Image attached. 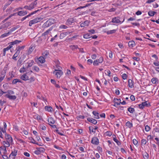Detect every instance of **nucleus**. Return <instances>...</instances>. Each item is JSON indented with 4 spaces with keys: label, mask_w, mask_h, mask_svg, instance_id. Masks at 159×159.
Instances as JSON below:
<instances>
[{
    "label": "nucleus",
    "mask_w": 159,
    "mask_h": 159,
    "mask_svg": "<svg viewBox=\"0 0 159 159\" xmlns=\"http://www.w3.org/2000/svg\"><path fill=\"white\" fill-rule=\"evenodd\" d=\"M76 19L73 18H71L68 19L66 22V24L67 25H70L75 21Z\"/></svg>",
    "instance_id": "nucleus-15"
},
{
    "label": "nucleus",
    "mask_w": 159,
    "mask_h": 159,
    "mask_svg": "<svg viewBox=\"0 0 159 159\" xmlns=\"http://www.w3.org/2000/svg\"><path fill=\"white\" fill-rule=\"evenodd\" d=\"M120 18L119 16H117L113 18L111 20V22L116 24H121L125 21V18H124L123 20L121 21L120 20Z\"/></svg>",
    "instance_id": "nucleus-3"
},
{
    "label": "nucleus",
    "mask_w": 159,
    "mask_h": 159,
    "mask_svg": "<svg viewBox=\"0 0 159 159\" xmlns=\"http://www.w3.org/2000/svg\"><path fill=\"white\" fill-rule=\"evenodd\" d=\"M29 142L30 143H33V144H36L39 146H42L43 144L42 143H39L37 142L32 137H29Z\"/></svg>",
    "instance_id": "nucleus-13"
},
{
    "label": "nucleus",
    "mask_w": 159,
    "mask_h": 159,
    "mask_svg": "<svg viewBox=\"0 0 159 159\" xmlns=\"http://www.w3.org/2000/svg\"><path fill=\"white\" fill-rule=\"evenodd\" d=\"M91 37V35L89 34H85L83 35V37L85 39H89Z\"/></svg>",
    "instance_id": "nucleus-50"
},
{
    "label": "nucleus",
    "mask_w": 159,
    "mask_h": 159,
    "mask_svg": "<svg viewBox=\"0 0 159 159\" xmlns=\"http://www.w3.org/2000/svg\"><path fill=\"white\" fill-rule=\"evenodd\" d=\"M7 148L2 146L0 147V155L7 154Z\"/></svg>",
    "instance_id": "nucleus-17"
},
{
    "label": "nucleus",
    "mask_w": 159,
    "mask_h": 159,
    "mask_svg": "<svg viewBox=\"0 0 159 159\" xmlns=\"http://www.w3.org/2000/svg\"><path fill=\"white\" fill-rule=\"evenodd\" d=\"M2 156V157L4 159H9V157L7 155V154H2L1 155Z\"/></svg>",
    "instance_id": "nucleus-60"
},
{
    "label": "nucleus",
    "mask_w": 159,
    "mask_h": 159,
    "mask_svg": "<svg viewBox=\"0 0 159 159\" xmlns=\"http://www.w3.org/2000/svg\"><path fill=\"white\" fill-rule=\"evenodd\" d=\"M39 128L40 129L43 130H46V127L43 124H40Z\"/></svg>",
    "instance_id": "nucleus-44"
},
{
    "label": "nucleus",
    "mask_w": 159,
    "mask_h": 159,
    "mask_svg": "<svg viewBox=\"0 0 159 159\" xmlns=\"http://www.w3.org/2000/svg\"><path fill=\"white\" fill-rule=\"evenodd\" d=\"M32 73V71L31 70L21 75L20 78L23 80L27 81L29 80V76L27 75H30Z\"/></svg>",
    "instance_id": "nucleus-4"
},
{
    "label": "nucleus",
    "mask_w": 159,
    "mask_h": 159,
    "mask_svg": "<svg viewBox=\"0 0 159 159\" xmlns=\"http://www.w3.org/2000/svg\"><path fill=\"white\" fill-rule=\"evenodd\" d=\"M5 138L6 141L10 142V143H12L13 142V139L11 135L5 133Z\"/></svg>",
    "instance_id": "nucleus-14"
},
{
    "label": "nucleus",
    "mask_w": 159,
    "mask_h": 159,
    "mask_svg": "<svg viewBox=\"0 0 159 159\" xmlns=\"http://www.w3.org/2000/svg\"><path fill=\"white\" fill-rule=\"evenodd\" d=\"M50 25L51 24L49 23V22L47 20L43 25V28H46L50 26Z\"/></svg>",
    "instance_id": "nucleus-41"
},
{
    "label": "nucleus",
    "mask_w": 159,
    "mask_h": 159,
    "mask_svg": "<svg viewBox=\"0 0 159 159\" xmlns=\"http://www.w3.org/2000/svg\"><path fill=\"white\" fill-rule=\"evenodd\" d=\"M52 30V29L49 28L45 32L42 34V36H46L48 35V34L49 32Z\"/></svg>",
    "instance_id": "nucleus-35"
},
{
    "label": "nucleus",
    "mask_w": 159,
    "mask_h": 159,
    "mask_svg": "<svg viewBox=\"0 0 159 159\" xmlns=\"http://www.w3.org/2000/svg\"><path fill=\"white\" fill-rule=\"evenodd\" d=\"M92 113L94 116V118L96 119H98L99 118V114L97 111H93Z\"/></svg>",
    "instance_id": "nucleus-27"
},
{
    "label": "nucleus",
    "mask_w": 159,
    "mask_h": 159,
    "mask_svg": "<svg viewBox=\"0 0 159 159\" xmlns=\"http://www.w3.org/2000/svg\"><path fill=\"white\" fill-rule=\"evenodd\" d=\"M150 129V127L148 125H146L145 127V130L146 132L149 131Z\"/></svg>",
    "instance_id": "nucleus-64"
},
{
    "label": "nucleus",
    "mask_w": 159,
    "mask_h": 159,
    "mask_svg": "<svg viewBox=\"0 0 159 159\" xmlns=\"http://www.w3.org/2000/svg\"><path fill=\"white\" fill-rule=\"evenodd\" d=\"M37 4V2L36 1H34L32 2L30 5L24 6L23 8L30 10L34 8Z\"/></svg>",
    "instance_id": "nucleus-7"
},
{
    "label": "nucleus",
    "mask_w": 159,
    "mask_h": 159,
    "mask_svg": "<svg viewBox=\"0 0 159 159\" xmlns=\"http://www.w3.org/2000/svg\"><path fill=\"white\" fill-rule=\"evenodd\" d=\"M69 47L73 51H74L77 48H79L78 46L76 45H71Z\"/></svg>",
    "instance_id": "nucleus-43"
},
{
    "label": "nucleus",
    "mask_w": 159,
    "mask_h": 159,
    "mask_svg": "<svg viewBox=\"0 0 159 159\" xmlns=\"http://www.w3.org/2000/svg\"><path fill=\"white\" fill-rule=\"evenodd\" d=\"M34 63V61L33 60H29L27 62L28 65L27 68H28L32 66Z\"/></svg>",
    "instance_id": "nucleus-34"
},
{
    "label": "nucleus",
    "mask_w": 159,
    "mask_h": 159,
    "mask_svg": "<svg viewBox=\"0 0 159 159\" xmlns=\"http://www.w3.org/2000/svg\"><path fill=\"white\" fill-rule=\"evenodd\" d=\"M115 142H116V143L117 145L118 146H120L121 143V142L119 141L117 139H115V140H113Z\"/></svg>",
    "instance_id": "nucleus-58"
},
{
    "label": "nucleus",
    "mask_w": 159,
    "mask_h": 159,
    "mask_svg": "<svg viewBox=\"0 0 159 159\" xmlns=\"http://www.w3.org/2000/svg\"><path fill=\"white\" fill-rule=\"evenodd\" d=\"M35 48V47L34 46H31L29 49L28 53L30 54L33 52L34 49Z\"/></svg>",
    "instance_id": "nucleus-45"
},
{
    "label": "nucleus",
    "mask_w": 159,
    "mask_h": 159,
    "mask_svg": "<svg viewBox=\"0 0 159 159\" xmlns=\"http://www.w3.org/2000/svg\"><path fill=\"white\" fill-rule=\"evenodd\" d=\"M11 48V46L9 45L5 48L3 49V56H5L6 55V52L8 51Z\"/></svg>",
    "instance_id": "nucleus-26"
},
{
    "label": "nucleus",
    "mask_w": 159,
    "mask_h": 159,
    "mask_svg": "<svg viewBox=\"0 0 159 159\" xmlns=\"http://www.w3.org/2000/svg\"><path fill=\"white\" fill-rule=\"evenodd\" d=\"M107 136L110 137L112 135V132L110 131H107L105 133Z\"/></svg>",
    "instance_id": "nucleus-54"
},
{
    "label": "nucleus",
    "mask_w": 159,
    "mask_h": 159,
    "mask_svg": "<svg viewBox=\"0 0 159 159\" xmlns=\"http://www.w3.org/2000/svg\"><path fill=\"white\" fill-rule=\"evenodd\" d=\"M122 77L123 80H126L127 79L128 76L125 73H124L122 75Z\"/></svg>",
    "instance_id": "nucleus-61"
},
{
    "label": "nucleus",
    "mask_w": 159,
    "mask_h": 159,
    "mask_svg": "<svg viewBox=\"0 0 159 159\" xmlns=\"http://www.w3.org/2000/svg\"><path fill=\"white\" fill-rule=\"evenodd\" d=\"M3 127H0V129L2 132L4 133H6V129L7 128V125L5 122H3Z\"/></svg>",
    "instance_id": "nucleus-19"
},
{
    "label": "nucleus",
    "mask_w": 159,
    "mask_h": 159,
    "mask_svg": "<svg viewBox=\"0 0 159 159\" xmlns=\"http://www.w3.org/2000/svg\"><path fill=\"white\" fill-rule=\"evenodd\" d=\"M10 25V22H7L3 25H2L0 27V29H5L8 27Z\"/></svg>",
    "instance_id": "nucleus-24"
},
{
    "label": "nucleus",
    "mask_w": 159,
    "mask_h": 159,
    "mask_svg": "<svg viewBox=\"0 0 159 159\" xmlns=\"http://www.w3.org/2000/svg\"><path fill=\"white\" fill-rule=\"evenodd\" d=\"M1 143L3 145V146H2L6 148L9 147L10 146V144L11 143H10V142H8L6 140L3 141L2 142H1Z\"/></svg>",
    "instance_id": "nucleus-16"
},
{
    "label": "nucleus",
    "mask_w": 159,
    "mask_h": 159,
    "mask_svg": "<svg viewBox=\"0 0 159 159\" xmlns=\"http://www.w3.org/2000/svg\"><path fill=\"white\" fill-rule=\"evenodd\" d=\"M6 74V72H2L0 77V82H1L4 79Z\"/></svg>",
    "instance_id": "nucleus-32"
},
{
    "label": "nucleus",
    "mask_w": 159,
    "mask_h": 159,
    "mask_svg": "<svg viewBox=\"0 0 159 159\" xmlns=\"http://www.w3.org/2000/svg\"><path fill=\"white\" fill-rule=\"evenodd\" d=\"M48 124L49 125L51 124H53L55 123V120L54 118L52 117H49L48 118Z\"/></svg>",
    "instance_id": "nucleus-21"
},
{
    "label": "nucleus",
    "mask_w": 159,
    "mask_h": 159,
    "mask_svg": "<svg viewBox=\"0 0 159 159\" xmlns=\"http://www.w3.org/2000/svg\"><path fill=\"white\" fill-rule=\"evenodd\" d=\"M42 19L43 18L41 17H37L32 20H30L29 22V26H31L33 24L40 22Z\"/></svg>",
    "instance_id": "nucleus-5"
},
{
    "label": "nucleus",
    "mask_w": 159,
    "mask_h": 159,
    "mask_svg": "<svg viewBox=\"0 0 159 159\" xmlns=\"http://www.w3.org/2000/svg\"><path fill=\"white\" fill-rule=\"evenodd\" d=\"M116 31V30H110L107 31L106 33L107 34H112L113 33H115Z\"/></svg>",
    "instance_id": "nucleus-48"
},
{
    "label": "nucleus",
    "mask_w": 159,
    "mask_h": 159,
    "mask_svg": "<svg viewBox=\"0 0 159 159\" xmlns=\"http://www.w3.org/2000/svg\"><path fill=\"white\" fill-rule=\"evenodd\" d=\"M18 151V150L17 148H14L9 156V158L10 159H15L16 157Z\"/></svg>",
    "instance_id": "nucleus-1"
},
{
    "label": "nucleus",
    "mask_w": 159,
    "mask_h": 159,
    "mask_svg": "<svg viewBox=\"0 0 159 159\" xmlns=\"http://www.w3.org/2000/svg\"><path fill=\"white\" fill-rule=\"evenodd\" d=\"M27 12L26 11H20L18 12L17 14L18 15L20 16H22L26 15Z\"/></svg>",
    "instance_id": "nucleus-30"
},
{
    "label": "nucleus",
    "mask_w": 159,
    "mask_h": 159,
    "mask_svg": "<svg viewBox=\"0 0 159 159\" xmlns=\"http://www.w3.org/2000/svg\"><path fill=\"white\" fill-rule=\"evenodd\" d=\"M91 143L94 145H98L99 143V139L96 137H93L92 139Z\"/></svg>",
    "instance_id": "nucleus-11"
},
{
    "label": "nucleus",
    "mask_w": 159,
    "mask_h": 159,
    "mask_svg": "<svg viewBox=\"0 0 159 159\" xmlns=\"http://www.w3.org/2000/svg\"><path fill=\"white\" fill-rule=\"evenodd\" d=\"M104 61V58L102 57H101L98 59L95 60L93 62V65L94 66H98L99 64H101Z\"/></svg>",
    "instance_id": "nucleus-6"
},
{
    "label": "nucleus",
    "mask_w": 159,
    "mask_h": 159,
    "mask_svg": "<svg viewBox=\"0 0 159 159\" xmlns=\"http://www.w3.org/2000/svg\"><path fill=\"white\" fill-rule=\"evenodd\" d=\"M151 81L153 84H156L158 83V80L157 78H152Z\"/></svg>",
    "instance_id": "nucleus-42"
},
{
    "label": "nucleus",
    "mask_w": 159,
    "mask_h": 159,
    "mask_svg": "<svg viewBox=\"0 0 159 159\" xmlns=\"http://www.w3.org/2000/svg\"><path fill=\"white\" fill-rule=\"evenodd\" d=\"M22 62L23 61L21 59H19L17 61V66H20L22 64Z\"/></svg>",
    "instance_id": "nucleus-63"
},
{
    "label": "nucleus",
    "mask_w": 159,
    "mask_h": 159,
    "mask_svg": "<svg viewBox=\"0 0 159 159\" xmlns=\"http://www.w3.org/2000/svg\"><path fill=\"white\" fill-rule=\"evenodd\" d=\"M156 13V11H150L148 12V14L150 16H153Z\"/></svg>",
    "instance_id": "nucleus-39"
},
{
    "label": "nucleus",
    "mask_w": 159,
    "mask_h": 159,
    "mask_svg": "<svg viewBox=\"0 0 159 159\" xmlns=\"http://www.w3.org/2000/svg\"><path fill=\"white\" fill-rule=\"evenodd\" d=\"M142 155L144 159H148L149 157V154L146 152H142Z\"/></svg>",
    "instance_id": "nucleus-33"
},
{
    "label": "nucleus",
    "mask_w": 159,
    "mask_h": 159,
    "mask_svg": "<svg viewBox=\"0 0 159 159\" xmlns=\"http://www.w3.org/2000/svg\"><path fill=\"white\" fill-rule=\"evenodd\" d=\"M135 45V42L133 40L130 41L128 43V46L130 48L134 47Z\"/></svg>",
    "instance_id": "nucleus-29"
},
{
    "label": "nucleus",
    "mask_w": 159,
    "mask_h": 159,
    "mask_svg": "<svg viewBox=\"0 0 159 159\" xmlns=\"http://www.w3.org/2000/svg\"><path fill=\"white\" fill-rule=\"evenodd\" d=\"M147 142L146 139H143L141 140V145L144 146L145 145Z\"/></svg>",
    "instance_id": "nucleus-52"
},
{
    "label": "nucleus",
    "mask_w": 159,
    "mask_h": 159,
    "mask_svg": "<svg viewBox=\"0 0 159 159\" xmlns=\"http://www.w3.org/2000/svg\"><path fill=\"white\" fill-rule=\"evenodd\" d=\"M87 120L88 121L94 125H96L97 123V121L96 120L91 118H88L87 119Z\"/></svg>",
    "instance_id": "nucleus-22"
},
{
    "label": "nucleus",
    "mask_w": 159,
    "mask_h": 159,
    "mask_svg": "<svg viewBox=\"0 0 159 159\" xmlns=\"http://www.w3.org/2000/svg\"><path fill=\"white\" fill-rule=\"evenodd\" d=\"M25 46H22L21 47L19 46L18 47V49H17V50L16 51H18L20 53V51L22 49H24V48H25Z\"/></svg>",
    "instance_id": "nucleus-62"
},
{
    "label": "nucleus",
    "mask_w": 159,
    "mask_h": 159,
    "mask_svg": "<svg viewBox=\"0 0 159 159\" xmlns=\"http://www.w3.org/2000/svg\"><path fill=\"white\" fill-rule=\"evenodd\" d=\"M35 60L38 64L43 63L45 61V59L43 57H40L39 58L35 59Z\"/></svg>",
    "instance_id": "nucleus-9"
},
{
    "label": "nucleus",
    "mask_w": 159,
    "mask_h": 159,
    "mask_svg": "<svg viewBox=\"0 0 159 159\" xmlns=\"http://www.w3.org/2000/svg\"><path fill=\"white\" fill-rule=\"evenodd\" d=\"M105 74L109 77L111 76V71L109 70H105Z\"/></svg>",
    "instance_id": "nucleus-57"
},
{
    "label": "nucleus",
    "mask_w": 159,
    "mask_h": 159,
    "mask_svg": "<svg viewBox=\"0 0 159 159\" xmlns=\"http://www.w3.org/2000/svg\"><path fill=\"white\" fill-rule=\"evenodd\" d=\"M11 34L9 33V32L8 31L7 33H5L3 34H2V35H1L0 36V38H3L5 37H7L9 35Z\"/></svg>",
    "instance_id": "nucleus-36"
},
{
    "label": "nucleus",
    "mask_w": 159,
    "mask_h": 159,
    "mask_svg": "<svg viewBox=\"0 0 159 159\" xmlns=\"http://www.w3.org/2000/svg\"><path fill=\"white\" fill-rule=\"evenodd\" d=\"M126 125L129 128H131L133 126V124L129 121H127L126 123Z\"/></svg>",
    "instance_id": "nucleus-38"
},
{
    "label": "nucleus",
    "mask_w": 159,
    "mask_h": 159,
    "mask_svg": "<svg viewBox=\"0 0 159 159\" xmlns=\"http://www.w3.org/2000/svg\"><path fill=\"white\" fill-rule=\"evenodd\" d=\"M49 23L51 24V25L55 22V20L53 19H50L48 20Z\"/></svg>",
    "instance_id": "nucleus-55"
},
{
    "label": "nucleus",
    "mask_w": 159,
    "mask_h": 159,
    "mask_svg": "<svg viewBox=\"0 0 159 159\" xmlns=\"http://www.w3.org/2000/svg\"><path fill=\"white\" fill-rule=\"evenodd\" d=\"M70 32H64L61 33L60 36V39H62L65 37L67 35L70 34Z\"/></svg>",
    "instance_id": "nucleus-18"
},
{
    "label": "nucleus",
    "mask_w": 159,
    "mask_h": 159,
    "mask_svg": "<svg viewBox=\"0 0 159 159\" xmlns=\"http://www.w3.org/2000/svg\"><path fill=\"white\" fill-rule=\"evenodd\" d=\"M35 78L33 76L31 77L30 78H29V80H29V83H31L34 81L35 80Z\"/></svg>",
    "instance_id": "nucleus-46"
},
{
    "label": "nucleus",
    "mask_w": 159,
    "mask_h": 159,
    "mask_svg": "<svg viewBox=\"0 0 159 159\" xmlns=\"http://www.w3.org/2000/svg\"><path fill=\"white\" fill-rule=\"evenodd\" d=\"M25 68L23 66V67L20 68L19 71L20 73H23L25 72Z\"/></svg>",
    "instance_id": "nucleus-56"
},
{
    "label": "nucleus",
    "mask_w": 159,
    "mask_h": 159,
    "mask_svg": "<svg viewBox=\"0 0 159 159\" xmlns=\"http://www.w3.org/2000/svg\"><path fill=\"white\" fill-rule=\"evenodd\" d=\"M97 149L99 153H100L102 152V149L100 146H98L97 147Z\"/></svg>",
    "instance_id": "nucleus-59"
},
{
    "label": "nucleus",
    "mask_w": 159,
    "mask_h": 159,
    "mask_svg": "<svg viewBox=\"0 0 159 159\" xmlns=\"http://www.w3.org/2000/svg\"><path fill=\"white\" fill-rule=\"evenodd\" d=\"M44 109L46 111L48 112H52L53 111L52 107L49 106H45Z\"/></svg>",
    "instance_id": "nucleus-23"
},
{
    "label": "nucleus",
    "mask_w": 159,
    "mask_h": 159,
    "mask_svg": "<svg viewBox=\"0 0 159 159\" xmlns=\"http://www.w3.org/2000/svg\"><path fill=\"white\" fill-rule=\"evenodd\" d=\"M45 150V149L43 148H36V150L34 151V153L36 155H39L41 153L44 152Z\"/></svg>",
    "instance_id": "nucleus-8"
},
{
    "label": "nucleus",
    "mask_w": 159,
    "mask_h": 159,
    "mask_svg": "<svg viewBox=\"0 0 159 159\" xmlns=\"http://www.w3.org/2000/svg\"><path fill=\"white\" fill-rule=\"evenodd\" d=\"M5 96L10 100H15L16 98V97L15 95H10L8 94H6Z\"/></svg>",
    "instance_id": "nucleus-25"
},
{
    "label": "nucleus",
    "mask_w": 159,
    "mask_h": 159,
    "mask_svg": "<svg viewBox=\"0 0 159 159\" xmlns=\"http://www.w3.org/2000/svg\"><path fill=\"white\" fill-rule=\"evenodd\" d=\"M42 8H41L40 10L39 9H38L37 10H36L31 13H30L29 14V15H27V16H26V17L27 18L28 17L31 16V15H33L34 14H35L36 13H37L38 11H39L40 10H41V9H42Z\"/></svg>",
    "instance_id": "nucleus-47"
},
{
    "label": "nucleus",
    "mask_w": 159,
    "mask_h": 159,
    "mask_svg": "<svg viewBox=\"0 0 159 159\" xmlns=\"http://www.w3.org/2000/svg\"><path fill=\"white\" fill-rule=\"evenodd\" d=\"M55 65L53 66V68L55 70H61L62 68L60 66V63L59 61L56 60L55 61Z\"/></svg>",
    "instance_id": "nucleus-12"
},
{
    "label": "nucleus",
    "mask_w": 159,
    "mask_h": 159,
    "mask_svg": "<svg viewBox=\"0 0 159 159\" xmlns=\"http://www.w3.org/2000/svg\"><path fill=\"white\" fill-rule=\"evenodd\" d=\"M89 131L90 133H95L96 132V131L94 130V128L93 126H90L89 127Z\"/></svg>",
    "instance_id": "nucleus-49"
},
{
    "label": "nucleus",
    "mask_w": 159,
    "mask_h": 159,
    "mask_svg": "<svg viewBox=\"0 0 159 159\" xmlns=\"http://www.w3.org/2000/svg\"><path fill=\"white\" fill-rule=\"evenodd\" d=\"M19 28V26H16L15 27L12 28L9 31V32L10 33V34L14 31L15 30H16L17 29Z\"/></svg>",
    "instance_id": "nucleus-40"
},
{
    "label": "nucleus",
    "mask_w": 159,
    "mask_h": 159,
    "mask_svg": "<svg viewBox=\"0 0 159 159\" xmlns=\"http://www.w3.org/2000/svg\"><path fill=\"white\" fill-rule=\"evenodd\" d=\"M34 117L38 121L41 120L42 119L41 116L37 114L34 116Z\"/></svg>",
    "instance_id": "nucleus-37"
},
{
    "label": "nucleus",
    "mask_w": 159,
    "mask_h": 159,
    "mask_svg": "<svg viewBox=\"0 0 159 159\" xmlns=\"http://www.w3.org/2000/svg\"><path fill=\"white\" fill-rule=\"evenodd\" d=\"M33 69L37 72H39V67L36 66H34L33 67Z\"/></svg>",
    "instance_id": "nucleus-53"
},
{
    "label": "nucleus",
    "mask_w": 159,
    "mask_h": 159,
    "mask_svg": "<svg viewBox=\"0 0 159 159\" xmlns=\"http://www.w3.org/2000/svg\"><path fill=\"white\" fill-rule=\"evenodd\" d=\"M128 86L130 88H133L134 87V82L133 80L131 79H129L128 80Z\"/></svg>",
    "instance_id": "nucleus-20"
},
{
    "label": "nucleus",
    "mask_w": 159,
    "mask_h": 159,
    "mask_svg": "<svg viewBox=\"0 0 159 159\" xmlns=\"http://www.w3.org/2000/svg\"><path fill=\"white\" fill-rule=\"evenodd\" d=\"M21 42V41L20 40H15L14 41L11 42L10 43V44L9 45L10 46H11V48L12 47V45L19 43L20 42Z\"/></svg>",
    "instance_id": "nucleus-31"
},
{
    "label": "nucleus",
    "mask_w": 159,
    "mask_h": 159,
    "mask_svg": "<svg viewBox=\"0 0 159 159\" xmlns=\"http://www.w3.org/2000/svg\"><path fill=\"white\" fill-rule=\"evenodd\" d=\"M121 100L120 99L114 98L113 99V102L114 104L113 106L116 107H117L118 106L120 105L121 103Z\"/></svg>",
    "instance_id": "nucleus-10"
},
{
    "label": "nucleus",
    "mask_w": 159,
    "mask_h": 159,
    "mask_svg": "<svg viewBox=\"0 0 159 159\" xmlns=\"http://www.w3.org/2000/svg\"><path fill=\"white\" fill-rule=\"evenodd\" d=\"M127 110L131 113H133L135 111L134 109L131 107H129L127 109Z\"/></svg>",
    "instance_id": "nucleus-51"
},
{
    "label": "nucleus",
    "mask_w": 159,
    "mask_h": 159,
    "mask_svg": "<svg viewBox=\"0 0 159 159\" xmlns=\"http://www.w3.org/2000/svg\"><path fill=\"white\" fill-rule=\"evenodd\" d=\"M89 24V21L88 20H86L83 22L80 25L81 27H84L86 26H88Z\"/></svg>",
    "instance_id": "nucleus-28"
},
{
    "label": "nucleus",
    "mask_w": 159,
    "mask_h": 159,
    "mask_svg": "<svg viewBox=\"0 0 159 159\" xmlns=\"http://www.w3.org/2000/svg\"><path fill=\"white\" fill-rule=\"evenodd\" d=\"M62 70V69L55 70L53 71V74L55 75L57 78L59 79L63 74V72Z\"/></svg>",
    "instance_id": "nucleus-2"
}]
</instances>
